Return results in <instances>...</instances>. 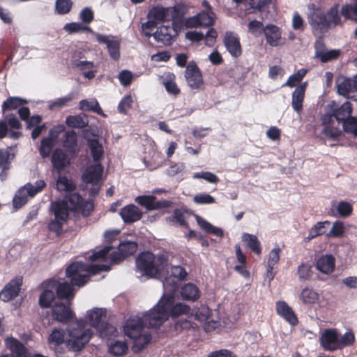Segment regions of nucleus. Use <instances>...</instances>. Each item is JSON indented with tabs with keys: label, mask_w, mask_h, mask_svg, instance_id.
I'll list each match as a JSON object with an SVG mask.
<instances>
[{
	"label": "nucleus",
	"mask_w": 357,
	"mask_h": 357,
	"mask_svg": "<svg viewBox=\"0 0 357 357\" xmlns=\"http://www.w3.org/2000/svg\"><path fill=\"white\" fill-rule=\"evenodd\" d=\"M276 312L286 321L292 326L298 324V318L292 308L284 301H278L275 305Z\"/></svg>",
	"instance_id": "nucleus-28"
},
{
	"label": "nucleus",
	"mask_w": 357,
	"mask_h": 357,
	"mask_svg": "<svg viewBox=\"0 0 357 357\" xmlns=\"http://www.w3.org/2000/svg\"><path fill=\"white\" fill-rule=\"evenodd\" d=\"M263 24L257 20H253L248 24V31L255 36H259L264 30Z\"/></svg>",
	"instance_id": "nucleus-64"
},
{
	"label": "nucleus",
	"mask_w": 357,
	"mask_h": 357,
	"mask_svg": "<svg viewBox=\"0 0 357 357\" xmlns=\"http://www.w3.org/2000/svg\"><path fill=\"white\" fill-rule=\"evenodd\" d=\"M51 209L54 213V220H52L49 225V228L51 231L59 234L61 231L62 225L68 217V207L66 203L55 202L52 204Z\"/></svg>",
	"instance_id": "nucleus-12"
},
{
	"label": "nucleus",
	"mask_w": 357,
	"mask_h": 357,
	"mask_svg": "<svg viewBox=\"0 0 357 357\" xmlns=\"http://www.w3.org/2000/svg\"><path fill=\"white\" fill-rule=\"evenodd\" d=\"M302 303L305 305H312L319 303V294L312 288L305 287L299 295Z\"/></svg>",
	"instance_id": "nucleus-38"
},
{
	"label": "nucleus",
	"mask_w": 357,
	"mask_h": 357,
	"mask_svg": "<svg viewBox=\"0 0 357 357\" xmlns=\"http://www.w3.org/2000/svg\"><path fill=\"white\" fill-rule=\"evenodd\" d=\"M63 146L70 153L75 154L79 151L77 134L73 131H67L61 139Z\"/></svg>",
	"instance_id": "nucleus-32"
},
{
	"label": "nucleus",
	"mask_w": 357,
	"mask_h": 357,
	"mask_svg": "<svg viewBox=\"0 0 357 357\" xmlns=\"http://www.w3.org/2000/svg\"><path fill=\"white\" fill-rule=\"evenodd\" d=\"M337 91L340 94L346 96L349 92L356 91L352 79L341 77L336 82Z\"/></svg>",
	"instance_id": "nucleus-40"
},
{
	"label": "nucleus",
	"mask_w": 357,
	"mask_h": 357,
	"mask_svg": "<svg viewBox=\"0 0 357 357\" xmlns=\"http://www.w3.org/2000/svg\"><path fill=\"white\" fill-rule=\"evenodd\" d=\"M22 279L16 278L8 283L0 292V298L7 302L15 298L19 293Z\"/></svg>",
	"instance_id": "nucleus-27"
},
{
	"label": "nucleus",
	"mask_w": 357,
	"mask_h": 357,
	"mask_svg": "<svg viewBox=\"0 0 357 357\" xmlns=\"http://www.w3.org/2000/svg\"><path fill=\"white\" fill-rule=\"evenodd\" d=\"M342 124L346 132L352 133L357 137V118L350 116Z\"/></svg>",
	"instance_id": "nucleus-53"
},
{
	"label": "nucleus",
	"mask_w": 357,
	"mask_h": 357,
	"mask_svg": "<svg viewBox=\"0 0 357 357\" xmlns=\"http://www.w3.org/2000/svg\"><path fill=\"white\" fill-rule=\"evenodd\" d=\"M109 269V266L106 264L86 265L77 261L68 266L66 274L73 285L82 287L88 282L90 274L95 275Z\"/></svg>",
	"instance_id": "nucleus-5"
},
{
	"label": "nucleus",
	"mask_w": 357,
	"mask_h": 357,
	"mask_svg": "<svg viewBox=\"0 0 357 357\" xmlns=\"http://www.w3.org/2000/svg\"><path fill=\"white\" fill-rule=\"evenodd\" d=\"M65 131V126L59 125L50 130L48 137L43 138L40 143V154L43 158L50 155L54 146V142L58 138L60 133Z\"/></svg>",
	"instance_id": "nucleus-18"
},
{
	"label": "nucleus",
	"mask_w": 357,
	"mask_h": 357,
	"mask_svg": "<svg viewBox=\"0 0 357 357\" xmlns=\"http://www.w3.org/2000/svg\"><path fill=\"white\" fill-rule=\"evenodd\" d=\"M316 268L324 274L332 273L335 268V258L331 255L321 256L316 263Z\"/></svg>",
	"instance_id": "nucleus-34"
},
{
	"label": "nucleus",
	"mask_w": 357,
	"mask_h": 357,
	"mask_svg": "<svg viewBox=\"0 0 357 357\" xmlns=\"http://www.w3.org/2000/svg\"><path fill=\"white\" fill-rule=\"evenodd\" d=\"M96 38L99 43L106 45L112 59H119L120 56V43L117 40H114L111 36H104L99 33H96Z\"/></svg>",
	"instance_id": "nucleus-22"
},
{
	"label": "nucleus",
	"mask_w": 357,
	"mask_h": 357,
	"mask_svg": "<svg viewBox=\"0 0 357 357\" xmlns=\"http://www.w3.org/2000/svg\"><path fill=\"white\" fill-rule=\"evenodd\" d=\"M91 156L95 162H100L102 158L104 150L102 145L97 139H90L87 141Z\"/></svg>",
	"instance_id": "nucleus-39"
},
{
	"label": "nucleus",
	"mask_w": 357,
	"mask_h": 357,
	"mask_svg": "<svg viewBox=\"0 0 357 357\" xmlns=\"http://www.w3.org/2000/svg\"><path fill=\"white\" fill-rule=\"evenodd\" d=\"M56 281L53 280L47 282L46 287L48 289L44 290L39 298V304L42 307L50 306L54 298V294L52 289L56 287Z\"/></svg>",
	"instance_id": "nucleus-33"
},
{
	"label": "nucleus",
	"mask_w": 357,
	"mask_h": 357,
	"mask_svg": "<svg viewBox=\"0 0 357 357\" xmlns=\"http://www.w3.org/2000/svg\"><path fill=\"white\" fill-rule=\"evenodd\" d=\"M241 238L246 243V246L252 252L257 255L261 254V245L257 236L248 233H243Z\"/></svg>",
	"instance_id": "nucleus-41"
},
{
	"label": "nucleus",
	"mask_w": 357,
	"mask_h": 357,
	"mask_svg": "<svg viewBox=\"0 0 357 357\" xmlns=\"http://www.w3.org/2000/svg\"><path fill=\"white\" fill-rule=\"evenodd\" d=\"M307 20L315 34H319L328 28V22L324 13L314 5L308 7Z\"/></svg>",
	"instance_id": "nucleus-11"
},
{
	"label": "nucleus",
	"mask_w": 357,
	"mask_h": 357,
	"mask_svg": "<svg viewBox=\"0 0 357 357\" xmlns=\"http://www.w3.org/2000/svg\"><path fill=\"white\" fill-rule=\"evenodd\" d=\"M307 83L304 82L296 88L292 93L291 104L294 109L298 112L303 107V102L305 96V91Z\"/></svg>",
	"instance_id": "nucleus-36"
},
{
	"label": "nucleus",
	"mask_w": 357,
	"mask_h": 357,
	"mask_svg": "<svg viewBox=\"0 0 357 357\" xmlns=\"http://www.w3.org/2000/svg\"><path fill=\"white\" fill-rule=\"evenodd\" d=\"M177 22H173L172 26H161L153 33L154 39L164 45H170L177 35L178 30Z\"/></svg>",
	"instance_id": "nucleus-16"
},
{
	"label": "nucleus",
	"mask_w": 357,
	"mask_h": 357,
	"mask_svg": "<svg viewBox=\"0 0 357 357\" xmlns=\"http://www.w3.org/2000/svg\"><path fill=\"white\" fill-rule=\"evenodd\" d=\"M181 296L183 300L195 301L199 298L200 294L196 285L188 283L181 287Z\"/></svg>",
	"instance_id": "nucleus-37"
},
{
	"label": "nucleus",
	"mask_w": 357,
	"mask_h": 357,
	"mask_svg": "<svg viewBox=\"0 0 357 357\" xmlns=\"http://www.w3.org/2000/svg\"><path fill=\"white\" fill-rule=\"evenodd\" d=\"M133 102L130 94L126 95L120 101L118 105V110L121 114H126L128 110L131 108Z\"/></svg>",
	"instance_id": "nucleus-62"
},
{
	"label": "nucleus",
	"mask_w": 357,
	"mask_h": 357,
	"mask_svg": "<svg viewBox=\"0 0 357 357\" xmlns=\"http://www.w3.org/2000/svg\"><path fill=\"white\" fill-rule=\"evenodd\" d=\"M106 310L103 308L95 307L86 312V322H89L91 326L96 329L101 326L105 322Z\"/></svg>",
	"instance_id": "nucleus-29"
},
{
	"label": "nucleus",
	"mask_w": 357,
	"mask_h": 357,
	"mask_svg": "<svg viewBox=\"0 0 357 357\" xmlns=\"http://www.w3.org/2000/svg\"><path fill=\"white\" fill-rule=\"evenodd\" d=\"M52 163L53 167L58 172H61L70 165V161L67 154L62 149H56L52 153Z\"/></svg>",
	"instance_id": "nucleus-31"
},
{
	"label": "nucleus",
	"mask_w": 357,
	"mask_h": 357,
	"mask_svg": "<svg viewBox=\"0 0 357 357\" xmlns=\"http://www.w3.org/2000/svg\"><path fill=\"white\" fill-rule=\"evenodd\" d=\"M330 222L328 221L319 222H317L309 231V235L307 236L308 240H311L314 237L321 235L326 231V225H329Z\"/></svg>",
	"instance_id": "nucleus-55"
},
{
	"label": "nucleus",
	"mask_w": 357,
	"mask_h": 357,
	"mask_svg": "<svg viewBox=\"0 0 357 357\" xmlns=\"http://www.w3.org/2000/svg\"><path fill=\"white\" fill-rule=\"evenodd\" d=\"M158 306L165 307V310L169 317L176 318L181 315L190 316V307L183 303H175L173 295L167 294H165L158 301Z\"/></svg>",
	"instance_id": "nucleus-9"
},
{
	"label": "nucleus",
	"mask_w": 357,
	"mask_h": 357,
	"mask_svg": "<svg viewBox=\"0 0 357 357\" xmlns=\"http://www.w3.org/2000/svg\"><path fill=\"white\" fill-rule=\"evenodd\" d=\"M144 324L149 328L160 327L167 320V314L165 307L158 306V303L143 315Z\"/></svg>",
	"instance_id": "nucleus-14"
},
{
	"label": "nucleus",
	"mask_w": 357,
	"mask_h": 357,
	"mask_svg": "<svg viewBox=\"0 0 357 357\" xmlns=\"http://www.w3.org/2000/svg\"><path fill=\"white\" fill-rule=\"evenodd\" d=\"M135 202L148 210L167 208L170 205V202L167 200L156 201L153 196H139L135 198Z\"/></svg>",
	"instance_id": "nucleus-25"
},
{
	"label": "nucleus",
	"mask_w": 357,
	"mask_h": 357,
	"mask_svg": "<svg viewBox=\"0 0 357 357\" xmlns=\"http://www.w3.org/2000/svg\"><path fill=\"white\" fill-rule=\"evenodd\" d=\"M209 315V308L205 305H202L195 313L190 311V317H194L195 319L199 321H206L208 319Z\"/></svg>",
	"instance_id": "nucleus-57"
},
{
	"label": "nucleus",
	"mask_w": 357,
	"mask_h": 357,
	"mask_svg": "<svg viewBox=\"0 0 357 357\" xmlns=\"http://www.w3.org/2000/svg\"><path fill=\"white\" fill-rule=\"evenodd\" d=\"M27 101L18 97H9L2 105V109L5 110H13L20 105L26 104Z\"/></svg>",
	"instance_id": "nucleus-51"
},
{
	"label": "nucleus",
	"mask_w": 357,
	"mask_h": 357,
	"mask_svg": "<svg viewBox=\"0 0 357 357\" xmlns=\"http://www.w3.org/2000/svg\"><path fill=\"white\" fill-rule=\"evenodd\" d=\"M186 11V6L182 3L176 4L172 7L155 6L150 10L149 17L156 22L171 20L175 22L176 19L183 16Z\"/></svg>",
	"instance_id": "nucleus-7"
},
{
	"label": "nucleus",
	"mask_w": 357,
	"mask_h": 357,
	"mask_svg": "<svg viewBox=\"0 0 357 357\" xmlns=\"http://www.w3.org/2000/svg\"><path fill=\"white\" fill-rule=\"evenodd\" d=\"M137 249V245L132 241L121 243L119 245V255L117 257L113 254L109 255V259L113 264H118L128 255H133Z\"/></svg>",
	"instance_id": "nucleus-26"
},
{
	"label": "nucleus",
	"mask_w": 357,
	"mask_h": 357,
	"mask_svg": "<svg viewBox=\"0 0 357 357\" xmlns=\"http://www.w3.org/2000/svg\"><path fill=\"white\" fill-rule=\"evenodd\" d=\"M167 266V258L163 255H155L150 252L140 254L136 259L137 270L142 275L155 277Z\"/></svg>",
	"instance_id": "nucleus-6"
},
{
	"label": "nucleus",
	"mask_w": 357,
	"mask_h": 357,
	"mask_svg": "<svg viewBox=\"0 0 357 357\" xmlns=\"http://www.w3.org/2000/svg\"><path fill=\"white\" fill-rule=\"evenodd\" d=\"M67 333L66 346L74 352L80 351L93 336V332L86 328V321L82 319L70 324L67 328Z\"/></svg>",
	"instance_id": "nucleus-4"
},
{
	"label": "nucleus",
	"mask_w": 357,
	"mask_h": 357,
	"mask_svg": "<svg viewBox=\"0 0 357 357\" xmlns=\"http://www.w3.org/2000/svg\"><path fill=\"white\" fill-rule=\"evenodd\" d=\"M65 342V331L60 328L52 330L48 337V343L50 347H56Z\"/></svg>",
	"instance_id": "nucleus-42"
},
{
	"label": "nucleus",
	"mask_w": 357,
	"mask_h": 357,
	"mask_svg": "<svg viewBox=\"0 0 357 357\" xmlns=\"http://www.w3.org/2000/svg\"><path fill=\"white\" fill-rule=\"evenodd\" d=\"M128 350V345L124 341L116 340L112 342L109 347V353L113 356H121Z\"/></svg>",
	"instance_id": "nucleus-49"
},
{
	"label": "nucleus",
	"mask_w": 357,
	"mask_h": 357,
	"mask_svg": "<svg viewBox=\"0 0 357 357\" xmlns=\"http://www.w3.org/2000/svg\"><path fill=\"white\" fill-rule=\"evenodd\" d=\"M119 214L125 223H132L141 219L142 212L135 205L130 204L123 207Z\"/></svg>",
	"instance_id": "nucleus-30"
},
{
	"label": "nucleus",
	"mask_w": 357,
	"mask_h": 357,
	"mask_svg": "<svg viewBox=\"0 0 357 357\" xmlns=\"http://www.w3.org/2000/svg\"><path fill=\"white\" fill-rule=\"evenodd\" d=\"M328 22L333 24V25H342L341 17L339 15V12L337 6L332 7L327 13Z\"/></svg>",
	"instance_id": "nucleus-63"
},
{
	"label": "nucleus",
	"mask_w": 357,
	"mask_h": 357,
	"mask_svg": "<svg viewBox=\"0 0 357 357\" xmlns=\"http://www.w3.org/2000/svg\"><path fill=\"white\" fill-rule=\"evenodd\" d=\"M56 188L59 191L70 192L75 188V185L72 180L66 176H59L56 183Z\"/></svg>",
	"instance_id": "nucleus-47"
},
{
	"label": "nucleus",
	"mask_w": 357,
	"mask_h": 357,
	"mask_svg": "<svg viewBox=\"0 0 357 357\" xmlns=\"http://www.w3.org/2000/svg\"><path fill=\"white\" fill-rule=\"evenodd\" d=\"M352 112L351 105L346 101L341 106L335 103L331 105L328 111L322 116L323 130L322 133L326 137L331 139H336L342 134V130L339 126L347 118Z\"/></svg>",
	"instance_id": "nucleus-1"
},
{
	"label": "nucleus",
	"mask_w": 357,
	"mask_h": 357,
	"mask_svg": "<svg viewBox=\"0 0 357 357\" xmlns=\"http://www.w3.org/2000/svg\"><path fill=\"white\" fill-rule=\"evenodd\" d=\"M281 250L279 248L272 249L268 255L267 267L274 268L280 259Z\"/></svg>",
	"instance_id": "nucleus-60"
},
{
	"label": "nucleus",
	"mask_w": 357,
	"mask_h": 357,
	"mask_svg": "<svg viewBox=\"0 0 357 357\" xmlns=\"http://www.w3.org/2000/svg\"><path fill=\"white\" fill-rule=\"evenodd\" d=\"M52 311L53 318L62 323L70 321L75 315L70 307L63 303H56Z\"/></svg>",
	"instance_id": "nucleus-24"
},
{
	"label": "nucleus",
	"mask_w": 357,
	"mask_h": 357,
	"mask_svg": "<svg viewBox=\"0 0 357 357\" xmlns=\"http://www.w3.org/2000/svg\"><path fill=\"white\" fill-rule=\"evenodd\" d=\"M193 178H202L210 183H217L219 181L218 177L211 172H201L194 174Z\"/></svg>",
	"instance_id": "nucleus-61"
},
{
	"label": "nucleus",
	"mask_w": 357,
	"mask_h": 357,
	"mask_svg": "<svg viewBox=\"0 0 357 357\" xmlns=\"http://www.w3.org/2000/svg\"><path fill=\"white\" fill-rule=\"evenodd\" d=\"M355 342V336L354 333L349 331L346 332L340 338L339 337V349L345 347L353 345Z\"/></svg>",
	"instance_id": "nucleus-59"
},
{
	"label": "nucleus",
	"mask_w": 357,
	"mask_h": 357,
	"mask_svg": "<svg viewBox=\"0 0 357 357\" xmlns=\"http://www.w3.org/2000/svg\"><path fill=\"white\" fill-rule=\"evenodd\" d=\"M56 293L60 298L72 300L74 297L73 288L66 282L60 283L56 287Z\"/></svg>",
	"instance_id": "nucleus-45"
},
{
	"label": "nucleus",
	"mask_w": 357,
	"mask_h": 357,
	"mask_svg": "<svg viewBox=\"0 0 357 357\" xmlns=\"http://www.w3.org/2000/svg\"><path fill=\"white\" fill-rule=\"evenodd\" d=\"M223 42L227 50L233 57L237 58L241 54V45L236 33L231 31L226 32Z\"/></svg>",
	"instance_id": "nucleus-21"
},
{
	"label": "nucleus",
	"mask_w": 357,
	"mask_h": 357,
	"mask_svg": "<svg viewBox=\"0 0 357 357\" xmlns=\"http://www.w3.org/2000/svg\"><path fill=\"white\" fill-rule=\"evenodd\" d=\"M195 219L199 226L207 233L214 234L216 236H222L223 235V231L220 228L213 226L200 216L195 215Z\"/></svg>",
	"instance_id": "nucleus-43"
},
{
	"label": "nucleus",
	"mask_w": 357,
	"mask_h": 357,
	"mask_svg": "<svg viewBox=\"0 0 357 357\" xmlns=\"http://www.w3.org/2000/svg\"><path fill=\"white\" fill-rule=\"evenodd\" d=\"M96 330L99 332L100 336L102 339L109 340L112 337L116 336V328L114 326L109 324L105 321L102 324H101V326L96 328Z\"/></svg>",
	"instance_id": "nucleus-50"
},
{
	"label": "nucleus",
	"mask_w": 357,
	"mask_h": 357,
	"mask_svg": "<svg viewBox=\"0 0 357 357\" xmlns=\"http://www.w3.org/2000/svg\"><path fill=\"white\" fill-rule=\"evenodd\" d=\"M66 123L70 128H83L87 126L88 120L84 114L69 116L66 118Z\"/></svg>",
	"instance_id": "nucleus-44"
},
{
	"label": "nucleus",
	"mask_w": 357,
	"mask_h": 357,
	"mask_svg": "<svg viewBox=\"0 0 357 357\" xmlns=\"http://www.w3.org/2000/svg\"><path fill=\"white\" fill-rule=\"evenodd\" d=\"M185 79L191 89H199L204 81L200 70L195 61L188 63L185 71Z\"/></svg>",
	"instance_id": "nucleus-15"
},
{
	"label": "nucleus",
	"mask_w": 357,
	"mask_h": 357,
	"mask_svg": "<svg viewBox=\"0 0 357 357\" xmlns=\"http://www.w3.org/2000/svg\"><path fill=\"white\" fill-rule=\"evenodd\" d=\"M144 325L141 317L132 316L126 321L123 326L125 335L132 340V350L135 353L142 351L151 340V335L145 330Z\"/></svg>",
	"instance_id": "nucleus-2"
},
{
	"label": "nucleus",
	"mask_w": 357,
	"mask_h": 357,
	"mask_svg": "<svg viewBox=\"0 0 357 357\" xmlns=\"http://www.w3.org/2000/svg\"><path fill=\"white\" fill-rule=\"evenodd\" d=\"M73 6L71 0H56L55 3L56 10L59 14H66L70 12Z\"/></svg>",
	"instance_id": "nucleus-58"
},
{
	"label": "nucleus",
	"mask_w": 357,
	"mask_h": 357,
	"mask_svg": "<svg viewBox=\"0 0 357 357\" xmlns=\"http://www.w3.org/2000/svg\"><path fill=\"white\" fill-rule=\"evenodd\" d=\"M264 33L266 43L272 47L282 45L285 43V38L282 37L280 29L275 25H266L264 28Z\"/></svg>",
	"instance_id": "nucleus-20"
},
{
	"label": "nucleus",
	"mask_w": 357,
	"mask_h": 357,
	"mask_svg": "<svg viewBox=\"0 0 357 357\" xmlns=\"http://www.w3.org/2000/svg\"><path fill=\"white\" fill-rule=\"evenodd\" d=\"M45 186V182L43 180H38L35 185L31 183H26L20 189L13 198V206L16 208H21L27 202L28 197H33L38 192H40Z\"/></svg>",
	"instance_id": "nucleus-10"
},
{
	"label": "nucleus",
	"mask_w": 357,
	"mask_h": 357,
	"mask_svg": "<svg viewBox=\"0 0 357 357\" xmlns=\"http://www.w3.org/2000/svg\"><path fill=\"white\" fill-rule=\"evenodd\" d=\"M320 344L324 349L334 351L339 349V335L335 329H326L320 337Z\"/></svg>",
	"instance_id": "nucleus-19"
},
{
	"label": "nucleus",
	"mask_w": 357,
	"mask_h": 357,
	"mask_svg": "<svg viewBox=\"0 0 357 357\" xmlns=\"http://www.w3.org/2000/svg\"><path fill=\"white\" fill-rule=\"evenodd\" d=\"M103 167L100 162H95L86 167L82 174L83 181L91 185L90 195L96 196L98 195L102 185V175Z\"/></svg>",
	"instance_id": "nucleus-8"
},
{
	"label": "nucleus",
	"mask_w": 357,
	"mask_h": 357,
	"mask_svg": "<svg viewBox=\"0 0 357 357\" xmlns=\"http://www.w3.org/2000/svg\"><path fill=\"white\" fill-rule=\"evenodd\" d=\"M297 275L301 281L310 280L312 275V266L307 263L301 264L297 268Z\"/></svg>",
	"instance_id": "nucleus-52"
},
{
	"label": "nucleus",
	"mask_w": 357,
	"mask_h": 357,
	"mask_svg": "<svg viewBox=\"0 0 357 357\" xmlns=\"http://www.w3.org/2000/svg\"><path fill=\"white\" fill-rule=\"evenodd\" d=\"M66 203L68 211L69 208L72 211H81L83 215L87 216L93 210V205L90 200L84 201L82 197L76 193H72L66 197V200L60 201Z\"/></svg>",
	"instance_id": "nucleus-13"
},
{
	"label": "nucleus",
	"mask_w": 357,
	"mask_h": 357,
	"mask_svg": "<svg viewBox=\"0 0 357 357\" xmlns=\"http://www.w3.org/2000/svg\"><path fill=\"white\" fill-rule=\"evenodd\" d=\"M63 29L69 33H77L82 31H88L92 32V30L90 27L83 26L79 22L67 23L65 24Z\"/></svg>",
	"instance_id": "nucleus-56"
},
{
	"label": "nucleus",
	"mask_w": 357,
	"mask_h": 357,
	"mask_svg": "<svg viewBox=\"0 0 357 357\" xmlns=\"http://www.w3.org/2000/svg\"><path fill=\"white\" fill-rule=\"evenodd\" d=\"M315 54L316 56L320 60L325 63L332 59L337 58L340 54V52L335 50H328L322 48V44L321 41H317L315 45Z\"/></svg>",
	"instance_id": "nucleus-35"
},
{
	"label": "nucleus",
	"mask_w": 357,
	"mask_h": 357,
	"mask_svg": "<svg viewBox=\"0 0 357 357\" xmlns=\"http://www.w3.org/2000/svg\"><path fill=\"white\" fill-rule=\"evenodd\" d=\"M306 73H307L306 69L302 68V69L298 70L296 73L291 75L288 78L287 81L284 84H282V86L292 87V86H296L298 83H299L302 80V79L305 77Z\"/></svg>",
	"instance_id": "nucleus-54"
},
{
	"label": "nucleus",
	"mask_w": 357,
	"mask_h": 357,
	"mask_svg": "<svg viewBox=\"0 0 357 357\" xmlns=\"http://www.w3.org/2000/svg\"><path fill=\"white\" fill-rule=\"evenodd\" d=\"M79 109L83 111H93L98 114H102V111L96 99L82 100L79 102Z\"/></svg>",
	"instance_id": "nucleus-46"
},
{
	"label": "nucleus",
	"mask_w": 357,
	"mask_h": 357,
	"mask_svg": "<svg viewBox=\"0 0 357 357\" xmlns=\"http://www.w3.org/2000/svg\"><path fill=\"white\" fill-rule=\"evenodd\" d=\"M5 345L14 357H31V354L26 347L16 338L13 337L6 338Z\"/></svg>",
	"instance_id": "nucleus-23"
},
{
	"label": "nucleus",
	"mask_w": 357,
	"mask_h": 357,
	"mask_svg": "<svg viewBox=\"0 0 357 357\" xmlns=\"http://www.w3.org/2000/svg\"><path fill=\"white\" fill-rule=\"evenodd\" d=\"M67 333L66 346L74 352L80 351L93 336V332L86 328V321L82 319L70 324L67 328Z\"/></svg>",
	"instance_id": "nucleus-3"
},
{
	"label": "nucleus",
	"mask_w": 357,
	"mask_h": 357,
	"mask_svg": "<svg viewBox=\"0 0 357 357\" xmlns=\"http://www.w3.org/2000/svg\"><path fill=\"white\" fill-rule=\"evenodd\" d=\"M341 14L347 20L357 22V1L354 4H346L342 7Z\"/></svg>",
	"instance_id": "nucleus-48"
},
{
	"label": "nucleus",
	"mask_w": 357,
	"mask_h": 357,
	"mask_svg": "<svg viewBox=\"0 0 357 357\" xmlns=\"http://www.w3.org/2000/svg\"><path fill=\"white\" fill-rule=\"evenodd\" d=\"M215 17V14L213 11H202L195 16L185 19V24L188 28L210 26L213 25Z\"/></svg>",
	"instance_id": "nucleus-17"
}]
</instances>
